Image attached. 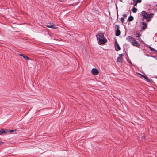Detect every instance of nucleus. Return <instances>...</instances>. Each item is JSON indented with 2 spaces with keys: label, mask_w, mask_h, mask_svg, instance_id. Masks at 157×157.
I'll return each mask as SVG.
<instances>
[{
  "label": "nucleus",
  "mask_w": 157,
  "mask_h": 157,
  "mask_svg": "<svg viewBox=\"0 0 157 157\" xmlns=\"http://www.w3.org/2000/svg\"><path fill=\"white\" fill-rule=\"evenodd\" d=\"M98 42L99 44H104L107 42V39L104 37V34L99 33L96 35Z\"/></svg>",
  "instance_id": "obj_1"
},
{
  "label": "nucleus",
  "mask_w": 157,
  "mask_h": 157,
  "mask_svg": "<svg viewBox=\"0 0 157 157\" xmlns=\"http://www.w3.org/2000/svg\"><path fill=\"white\" fill-rule=\"evenodd\" d=\"M141 14L142 15L143 17V18H144L145 19H147L151 17V16L153 14H147L145 11H143L141 12Z\"/></svg>",
  "instance_id": "obj_2"
},
{
  "label": "nucleus",
  "mask_w": 157,
  "mask_h": 157,
  "mask_svg": "<svg viewBox=\"0 0 157 157\" xmlns=\"http://www.w3.org/2000/svg\"><path fill=\"white\" fill-rule=\"evenodd\" d=\"M91 73L92 74L95 75L98 74L99 71L97 69L94 68L92 70Z\"/></svg>",
  "instance_id": "obj_3"
},
{
  "label": "nucleus",
  "mask_w": 157,
  "mask_h": 157,
  "mask_svg": "<svg viewBox=\"0 0 157 157\" xmlns=\"http://www.w3.org/2000/svg\"><path fill=\"white\" fill-rule=\"evenodd\" d=\"M116 26L117 29L116 32V35L117 36H118L120 35L121 32L120 30L119 29V27L118 26L116 25Z\"/></svg>",
  "instance_id": "obj_4"
},
{
  "label": "nucleus",
  "mask_w": 157,
  "mask_h": 157,
  "mask_svg": "<svg viewBox=\"0 0 157 157\" xmlns=\"http://www.w3.org/2000/svg\"><path fill=\"white\" fill-rule=\"evenodd\" d=\"M115 48L116 50L117 51H118L120 50L121 49V48H120L119 45L118 44V43L117 42L116 40L115 41Z\"/></svg>",
  "instance_id": "obj_5"
},
{
  "label": "nucleus",
  "mask_w": 157,
  "mask_h": 157,
  "mask_svg": "<svg viewBox=\"0 0 157 157\" xmlns=\"http://www.w3.org/2000/svg\"><path fill=\"white\" fill-rule=\"evenodd\" d=\"M46 26L48 28H52L53 29H57V27H55L51 23H48L46 25Z\"/></svg>",
  "instance_id": "obj_6"
},
{
  "label": "nucleus",
  "mask_w": 157,
  "mask_h": 157,
  "mask_svg": "<svg viewBox=\"0 0 157 157\" xmlns=\"http://www.w3.org/2000/svg\"><path fill=\"white\" fill-rule=\"evenodd\" d=\"M143 27L142 29L144 30L147 27V23H145L144 22H143L142 23Z\"/></svg>",
  "instance_id": "obj_7"
},
{
  "label": "nucleus",
  "mask_w": 157,
  "mask_h": 157,
  "mask_svg": "<svg viewBox=\"0 0 157 157\" xmlns=\"http://www.w3.org/2000/svg\"><path fill=\"white\" fill-rule=\"evenodd\" d=\"M8 132V130H4L3 129H2L0 130V135H2L3 133H7Z\"/></svg>",
  "instance_id": "obj_8"
},
{
  "label": "nucleus",
  "mask_w": 157,
  "mask_h": 157,
  "mask_svg": "<svg viewBox=\"0 0 157 157\" xmlns=\"http://www.w3.org/2000/svg\"><path fill=\"white\" fill-rule=\"evenodd\" d=\"M19 55L20 56H22L24 58V59H25L26 60H29V58L27 56H25L24 55H23L22 54H19Z\"/></svg>",
  "instance_id": "obj_9"
},
{
  "label": "nucleus",
  "mask_w": 157,
  "mask_h": 157,
  "mask_svg": "<svg viewBox=\"0 0 157 157\" xmlns=\"http://www.w3.org/2000/svg\"><path fill=\"white\" fill-rule=\"evenodd\" d=\"M132 45L136 47H138L140 45L139 43H138L136 40L132 44Z\"/></svg>",
  "instance_id": "obj_10"
},
{
  "label": "nucleus",
  "mask_w": 157,
  "mask_h": 157,
  "mask_svg": "<svg viewBox=\"0 0 157 157\" xmlns=\"http://www.w3.org/2000/svg\"><path fill=\"white\" fill-rule=\"evenodd\" d=\"M133 39V38L131 36H128L126 38L127 40L130 42H131L132 40Z\"/></svg>",
  "instance_id": "obj_11"
},
{
  "label": "nucleus",
  "mask_w": 157,
  "mask_h": 157,
  "mask_svg": "<svg viewBox=\"0 0 157 157\" xmlns=\"http://www.w3.org/2000/svg\"><path fill=\"white\" fill-rule=\"evenodd\" d=\"M122 59V57H121V56L119 57H117V62H121Z\"/></svg>",
  "instance_id": "obj_12"
},
{
  "label": "nucleus",
  "mask_w": 157,
  "mask_h": 157,
  "mask_svg": "<svg viewBox=\"0 0 157 157\" xmlns=\"http://www.w3.org/2000/svg\"><path fill=\"white\" fill-rule=\"evenodd\" d=\"M141 75V76L142 77H144V78H145V79L148 82H150V80L149 79V78L147 77L146 76H144V75Z\"/></svg>",
  "instance_id": "obj_13"
},
{
  "label": "nucleus",
  "mask_w": 157,
  "mask_h": 157,
  "mask_svg": "<svg viewBox=\"0 0 157 157\" xmlns=\"http://www.w3.org/2000/svg\"><path fill=\"white\" fill-rule=\"evenodd\" d=\"M133 19V17L132 16H130L128 18V20L129 21H132Z\"/></svg>",
  "instance_id": "obj_14"
},
{
  "label": "nucleus",
  "mask_w": 157,
  "mask_h": 157,
  "mask_svg": "<svg viewBox=\"0 0 157 157\" xmlns=\"http://www.w3.org/2000/svg\"><path fill=\"white\" fill-rule=\"evenodd\" d=\"M137 9L135 7L133 8L132 9V11L133 13H136L137 11Z\"/></svg>",
  "instance_id": "obj_15"
},
{
  "label": "nucleus",
  "mask_w": 157,
  "mask_h": 157,
  "mask_svg": "<svg viewBox=\"0 0 157 157\" xmlns=\"http://www.w3.org/2000/svg\"><path fill=\"white\" fill-rule=\"evenodd\" d=\"M133 1H134V6H137V3H137V2H136V0H133Z\"/></svg>",
  "instance_id": "obj_16"
},
{
  "label": "nucleus",
  "mask_w": 157,
  "mask_h": 157,
  "mask_svg": "<svg viewBox=\"0 0 157 157\" xmlns=\"http://www.w3.org/2000/svg\"><path fill=\"white\" fill-rule=\"evenodd\" d=\"M136 40L133 38V40H132L131 41V42H130L132 44Z\"/></svg>",
  "instance_id": "obj_17"
},
{
  "label": "nucleus",
  "mask_w": 157,
  "mask_h": 157,
  "mask_svg": "<svg viewBox=\"0 0 157 157\" xmlns=\"http://www.w3.org/2000/svg\"><path fill=\"white\" fill-rule=\"evenodd\" d=\"M149 48L151 51H154L155 50V49L153 48H152L151 47H149Z\"/></svg>",
  "instance_id": "obj_18"
},
{
  "label": "nucleus",
  "mask_w": 157,
  "mask_h": 157,
  "mask_svg": "<svg viewBox=\"0 0 157 157\" xmlns=\"http://www.w3.org/2000/svg\"><path fill=\"white\" fill-rule=\"evenodd\" d=\"M124 17H122L121 18V21L122 23H124Z\"/></svg>",
  "instance_id": "obj_19"
},
{
  "label": "nucleus",
  "mask_w": 157,
  "mask_h": 157,
  "mask_svg": "<svg viewBox=\"0 0 157 157\" xmlns=\"http://www.w3.org/2000/svg\"><path fill=\"white\" fill-rule=\"evenodd\" d=\"M142 0H136V1L137 2V3H140L141 2Z\"/></svg>",
  "instance_id": "obj_20"
},
{
  "label": "nucleus",
  "mask_w": 157,
  "mask_h": 157,
  "mask_svg": "<svg viewBox=\"0 0 157 157\" xmlns=\"http://www.w3.org/2000/svg\"><path fill=\"white\" fill-rule=\"evenodd\" d=\"M136 36L137 37H140L139 34L138 33H137L136 34Z\"/></svg>",
  "instance_id": "obj_21"
},
{
  "label": "nucleus",
  "mask_w": 157,
  "mask_h": 157,
  "mask_svg": "<svg viewBox=\"0 0 157 157\" xmlns=\"http://www.w3.org/2000/svg\"><path fill=\"white\" fill-rule=\"evenodd\" d=\"M13 132H14V131L13 130H10L8 131V132H9L10 133H12Z\"/></svg>",
  "instance_id": "obj_22"
},
{
  "label": "nucleus",
  "mask_w": 157,
  "mask_h": 157,
  "mask_svg": "<svg viewBox=\"0 0 157 157\" xmlns=\"http://www.w3.org/2000/svg\"><path fill=\"white\" fill-rule=\"evenodd\" d=\"M4 144V143L2 142L0 140V145L1 144Z\"/></svg>",
  "instance_id": "obj_23"
},
{
  "label": "nucleus",
  "mask_w": 157,
  "mask_h": 157,
  "mask_svg": "<svg viewBox=\"0 0 157 157\" xmlns=\"http://www.w3.org/2000/svg\"><path fill=\"white\" fill-rule=\"evenodd\" d=\"M123 16L124 17H127V15L126 14H124L123 15Z\"/></svg>",
  "instance_id": "obj_24"
},
{
  "label": "nucleus",
  "mask_w": 157,
  "mask_h": 157,
  "mask_svg": "<svg viewBox=\"0 0 157 157\" xmlns=\"http://www.w3.org/2000/svg\"><path fill=\"white\" fill-rule=\"evenodd\" d=\"M129 63L130 64H132V63L131 62V61H129Z\"/></svg>",
  "instance_id": "obj_25"
},
{
  "label": "nucleus",
  "mask_w": 157,
  "mask_h": 157,
  "mask_svg": "<svg viewBox=\"0 0 157 157\" xmlns=\"http://www.w3.org/2000/svg\"><path fill=\"white\" fill-rule=\"evenodd\" d=\"M143 138H145V137L144 136L142 137V139H143Z\"/></svg>",
  "instance_id": "obj_26"
},
{
  "label": "nucleus",
  "mask_w": 157,
  "mask_h": 157,
  "mask_svg": "<svg viewBox=\"0 0 157 157\" xmlns=\"http://www.w3.org/2000/svg\"><path fill=\"white\" fill-rule=\"evenodd\" d=\"M121 2H123L122 0H119Z\"/></svg>",
  "instance_id": "obj_27"
}]
</instances>
